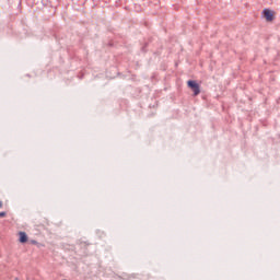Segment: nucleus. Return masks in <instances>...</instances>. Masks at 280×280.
I'll use <instances>...</instances> for the list:
<instances>
[{"label":"nucleus","mask_w":280,"mask_h":280,"mask_svg":"<svg viewBox=\"0 0 280 280\" xmlns=\"http://www.w3.org/2000/svg\"><path fill=\"white\" fill-rule=\"evenodd\" d=\"M187 84H188V88L191 89L195 97L200 95V84H198V82L194 80H189Z\"/></svg>","instance_id":"1"},{"label":"nucleus","mask_w":280,"mask_h":280,"mask_svg":"<svg viewBox=\"0 0 280 280\" xmlns=\"http://www.w3.org/2000/svg\"><path fill=\"white\" fill-rule=\"evenodd\" d=\"M262 14L266 19V21H268L269 23H272V21H275V12L269 10V9H265L262 11Z\"/></svg>","instance_id":"2"},{"label":"nucleus","mask_w":280,"mask_h":280,"mask_svg":"<svg viewBox=\"0 0 280 280\" xmlns=\"http://www.w3.org/2000/svg\"><path fill=\"white\" fill-rule=\"evenodd\" d=\"M19 235H20V243L25 244V242H27V233L20 232Z\"/></svg>","instance_id":"3"},{"label":"nucleus","mask_w":280,"mask_h":280,"mask_svg":"<svg viewBox=\"0 0 280 280\" xmlns=\"http://www.w3.org/2000/svg\"><path fill=\"white\" fill-rule=\"evenodd\" d=\"M0 218H5V212H0Z\"/></svg>","instance_id":"4"},{"label":"nucleus","mask_w":280,"mask_h":280,"mask_svg":"<svg viewBox=\"0 0 280 280\" xmlns=\"http://www.w3.org/2000/svg\"><path fill=\"white\" fill-rule=\"evenodd\" d=\"M31 244H38V242H36V241H31Z\"/></svg>","instance_id":"5"},{"label":"nucleus","mask_w":280,"mask_h":280,"mask_svg":"<svg viewBox=\"0 0 280 280\" xmlns=\"http://www.w3.org/2000/svg\"><path fill=\"white\" fill-rule=\"evenodd\" d=\"M1 207H3V201H0V209H1Z\"/></svg>","instance_id":"6"}]
</instances>
